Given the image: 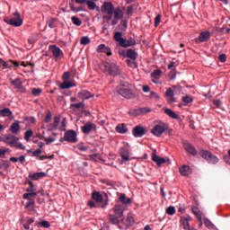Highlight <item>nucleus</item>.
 I'll return each instance as SVG.
<instances>
[{
	"mask_svg": "<svg viewBox=\"0 0 230 230\" xmlns=\"http://www.w3.org/2000/svg\"><path fill=\"white\" fill-rule=\"evenodd\" d=\"M118 94L126 98L127 100H132L136 98V93L132 90L131 84L128 82H123L120 84V86L117 89Z\"/></svg>",
	"mask_w": 230,
	"mask_h": 230,
	"instance_id": "1",
	"label": "nucleus"
},
{
	"mask_svg": "<svg viewBox=\"0 0 230 230\" xmlns=\"http://www.w3.org/2000/svg\"><path fill=\"white\" fill-rule=\"evenodd\" d=\"M113 39L115 42H118L120 48H130L132 46H136V40L133 38H128L125 40L123 38V33L117 31L114 33Z\"/></svg>",
	"mask_w": 230,
	"mask_h": 230,
	"instance_id": "2",
	"label": "nucleus"
},
{
	"mask_svg": "<svg viewBox=\"0 0 230 230\" xmlns=\"http://www.w3.org/2000/svg\"><path fill=\"white\" fill-rule=\"evenodd\" d=\"M137 57H139V55L137 54V52H136V50L132 49H127L126 58H129V59H127L126 62L128 67H133L134 69H137L138 66H137V62L136 61L137 60Z\"/></svg>",
	"mask_w": 230,
	"mask_h": 230,
	"instance_id": "3",
	"label": "nucleus"
},
{
	"mask_svg": "<svg viewBox=\"0 0 230 230\" xmlns=\"http://www.w3.org/2000/svg\"><path fill=\"white\" fill-rule=\"evenodd\" d=\"M102 70L110 76H118L119 75V66L114 63H105Z\"/></svg>",
	"mask_w": 230,
	"mask_h": 230,
	"instance_id": "4",
	"label": "nucleus"
},
{
	"mask_svg": "<svg viewBox=\"0 0 230 230\" xmlns=\"http://www.w3.org/2000/svg\"><path fill=\"white\" fill-rule=\"evenodd\" d=\"M64 141L67 143H78V138L76 137V131L69 129L64 134V137H60L59 143L58 145H62Z\"/></svg>",
	"mask_w": 230,
	"mask_h": 230,
	"instance_id": "5",
	"label": "nucleus"
},
{
	"mask_svg": "<svg viewBox=\"0 0 230 230\" xmlns=\"http://www.w3.org/2000/svg\"><path fill=\"white\" fill-rule=\"evenodd\" d=\"M166 130H168V125L164 122H158L155 124V126L151 129V133L154 136H156V137H161V136H163V134H164Z\"/></svg>",
	"mask_w": 230,
	"mask_h": 230,
	"instance_id": "6",
	"label": "nucleus"
},
{
	"mask_svg": "<svg viewBox=\"0 0 230 230\" xmlns=\"http://www.w3.org/2000/svg\"><path fill=\"white\" fill-rule=\"evenodd\" d=\"M199 155L202 157V159H205V161L208 162L210 164H217V163H218V157L208 150H200Z\"/></svg>",
	"mask_w": 230,
	"mask_h": 230,
	"instance_id": "7",
	"label": "nucleus"
},
{
	"mask_svg": "<svg viewBox=\"0 0 230 230\" xmlns=\"http://www.w3.org/2000/svg\"><path fill=\"white\" fill-rule=\"evenodd\" d=\"M29 186L30 187L26 189L27 193L22 195L23 199H35V197L39 195V192H36L37 189L35 188V185H33V181H29Z\"/></svg>",
	"mask_w": 230,
	"mask_h": 230,
	"instance_id": "8",
	"label": "nucleus"
},
{
	"mask_svg": "<svg viewBox=\"0 0 230 230\" xmlns=\"http://www.w3.org/2000/svg\"><path fill=\"white\" fill-rule=\"evenodd\" d=\"M112 211L116 217L120 218V220H125V207L120 204H117L112 208Z\"/></svg>",
	"mask_w": 230,
	"mask_h": 230,
	"instance_id": "9",
	"label": "nucleus"
},
{
	"mask_svg": "<svg viewBox=\"0 0 230 230\" xmlns=\"http://www.w3.org/2000/svg\"><path fill=\"white\" fill-rule=\"evenodd\" d=\"M4 22L6 24H10V26H14V28H19V26H22V19L21 17L16 18H4Z\"/></svg>",
	"mask_w": 230,
	"mask_h": 230,
	"instance_id": "10",
	"label": "nucleus"
},
{
	"mask_svg": "<svg viewBox=\"0 0 230 230\" xmlns=\"http://www.w3.org/2000/svg\"><path fill=\"white\" fill-rule=\"evenodd\" d=\"M114 5L111 3L104 2L101 11L102 13H107L108 15H112L114 13Z\"/></svg>",
	"mask_w": 230,
	"mask_h": 230,
	"instance_id": "11",
	"label": "nucleus"
},
{
	"mask_svg": "<svg viewBox=\"0 0 230 230\" xmlns=\"http://www.w3.org/2000/svg\"><path fill=\"white\" fill-rule=\"evenodd\" d=\"M2 141L5 143V145H9V146H14L17 141H19V137L13 135H7Z\"/></svg>",
	"mask_w": 230,
	"mask_h": 230,
	"instance_id": "12",
	"label": "nucleus"
},
{
	"mask_svg": "<svg viewBox=\"0 0 230 230\" xmlns=\"http://www.w3.org/2000/svg\"><path fill=\"white\" fill-rule=\"evenodd\" d=\"M152 161H154V163H156L157 166H161V164H164V163H170V158L165 157H159L157 155L153 154L152 155Z\"/></svg>",
	"mask_w": 230,
	"mask_h": 230,
	"instance_id": "13",
	"label": "nucleus"
},
{
	"mask_svg": "<svg viewBox=\"0 0 230 230\" xmlns=\"http://www.w3.org/2000/svg\"><path fill=\"white\" fill-rule=\"evenodd\" d=\"M132 134L134 137H143L146 132H145V128L141 126H136L132 130Z\"/></svg>",
	"mask_w": 230,
	"mask_h": 230,
	"instance_id": "14",
	"label": "nucleus"
},
{
	"mask_svg": "<svg viewBox=\"0 0 230 230\" xmlns=\"http://www.w3.org/2000/svg\"><path fill=\"white\" fill-rule=\"evenodd\" d=\"M97 53H105L108 57L112 55V50L110 47L105 46V44H100L96 49Z\"/></svg>",
	"mask_w": 230,
	"mask_h": 230,
	"instance_id": "15",
	"label": "nucleus"
},
{
	"mask_svg": "<svg viewBox=\"0 0 230 230\" xmlns=\"http://www.w3.org/2000/svg\"><path fill=\"white\" fill-rule=\"evenodd\" d=\"M183 147L184 150H186V152H188V154H190V155H197V149H195V146L190 144V142H183Z\"/></svg>",
	"mask_w": 230,
	"mask_h": 230,
	"instance_id": "16",
	"label": "nucleus"
},
{
	"mask_svg": "<svg viewBox=\"0 0 230 230\" xmlns=\"http://www.w3.org/2000/svg\"><path fill=\"white\" fill-rule=\"evenodd\" d=\"M11 85H13L15 89L22 91V93H26V89L22 86V82L21 78H15L14 80H11Z\"/></svg>",
	"mask_w": 230,
	"mask_h": 230,
	"instance_id": "17",
	"label": "nucleus"
},
{
	"mask_svg": "<svg viewBox=\"0 0 230 230\" xmlns=\"http://www.w3.org/2000/svg\"><path fill=\"white\" fill-rule=\"evenodd\" d=\"M165 97L168 103H175V92L172 88H168L165 93Z\"/></svg>",
	"mask_w": 230,
	"mask_h": 230,
	"instance_id": "18",
	"label": "nucleus"
},
{
	"mask_svg": "<svg viewBox=\"0 0 230 230\" xmlns=\"http://www.w3.org/2000/svg\"><path fill=\"white\" fill-rule=\"evenodd\" d=\"M58 125H60V117L56 116L54 117V123H50L47 126L48 131L53 132V130H57V128H58Z\"/></svg>",
	"mask_w": 230,
	"mask_h": 230,
	"instance_id": "19",
	"label": "nucleus"
},
{
	"mask_svg": "<svg viewBox=\"0 0 230 230\" xmlns=\"http://www.w3.org/2000/svg\"><path fill=\"white\" fill-rule=\"evenodd\" d=\"M77 96L78 98H80V100L84 101V100H89L90 98H94V93H91L87 90H83L77 93Z\"/></svg>",
	"mask_w": 230,
	"mask_h": 230,
	"instance_id": "20",
	"label": "nucleus"
},
{
	"mask_svg": "<svg viewBox=\"0 0 230 230\" xmlns=\"http://www.w3.org/2000/svg\"><path fill=\"white\" fill-rule=\"evenodd\" d=\"M209 39H211V32H209L208 31H205L200 32L198 40H199V42H208Z\"/></svg>",
	"mask_w": 230,
	"mask_h": 230,
	"instance_id": "21",
	"label": "nucleus"
},
{
	"mask_svg": "<svg viewBox=\"0 0 230 230\" xmlns=\"http://www.w3.org/2000/svg\"><path fill=\"white\" fill-rule=\"evenodd\" d=\"M49 49L52 51L53 57L55 58H60V55H63L62 49L57 47V45H50Z\"/></svg>",
	"mask_w": 230,
	"mask_h": 230,
	"instance_id": "22",
	"label": "nucleus"
},
{
	"mask_svg": "<svg viewBox=\"0 0 230 230\" xmlns=\"http://www.w3.org/2000/svg\"><path fill=\"white\" fill-rule=\"evenodd\" d=\"M119 202H121L124 206H130V204H132V199L130 198H127L125 193H120L119 196Z\"/></svg>",
	"mask_w": 230,
	"mask_h": 230,
	"instance_id": "23",
	"label": "nucleus"
},
{
	"mask_svg": "<svg viewBox=\"0 0 230 230\" xmlns=\"http://www.w3.org/2000/svg\"><path fill=\"white\" fill-rule=\"evenodd\" d=\"M161 75H163V70H154V72L151 74L153 84H159V78H161Z\"/></svg>",
	"mask_w": 230,
	"mask_h": 230,
	"instance_id": "24",
	"label": "nucleus"
},
{
	"mask_svg": "<svg viewBox=\"0 0 230 230\" xmlns=\"http://www.w3.org/2000/svg\"><path fill=\"white\" fill-rule=\"evenodd\" d=\"M164 112L169 116V118H172V119H181V117L175 113V111H172V109L164 108Z\"/></svg>",
	"mask_w": 230,
	"mask_h": 230,
	"instance_id": "25",
	"label": "nucleus"
},
{
	"mask_svg": "<svg viewBox=\"0 0 230 230\" xmlns=\"http://www.w3.org/2000/svg\"><path fill=\"white\" fill-rule=\"evenodd\" d=\"M81 128H82V132H84V134H89L93 130V128H96V124L88 122L87 124L83 126Z\"/></svg>",
	"mask_w": 230,
	"mask_h": 230,
	"instance_id": "26",
	"label": "nucleus"
},
{
	"mask_svg": "<svg viewBox=\"0 0 230 230\" xmlns=\"http://www.w3.org/2000/svg\"><path fill=\"white\" fill-rule=\"evenodd\" d=\"M112 15L117 21H121V19H123V11L120 7H116L115 10H113Z\"/></svg>",
	"mask_w": 230,
	"mask_h": 230,
	"instance_id": "27",
	"label": "nucleus"
},
{
	"mask_svg": "<svg viewBox=\"0 0 230 230\" xmlns=\"http://www.w3.org/2000/svg\"><path fill=\"white\" fill-rule=\"evenodd\" d=\"M25 204V209H27V211H35V199H28Z\"/></svg>",
	"mask_w": 230,
	"mask_h": 230,
	"instance_id": "28",
	"label": "nucleus"
},
{
	"mask_svg": "<svg viewBox=\"0 0 230 230\" xmlns=\"http://www.w3.org/2000/svg\"><path fill=\"white\" fill-rule=\"evenodd\" d=\"M179 172L183 177H188L191 173V168L188 165H183L180 167Z\"/></svg>",
	"mask_w": 230,
	"mask_h": 230,
	"instance_id": "29",
	"label": "nucleus"
},
{
	"mask_svg": "<svg viewBox=\"0 0 230 230\" xmlns=\"http://www.w3.org/2000/svg\"><path fill=\"white\" fill-rule=\"evenodd\" d=\"M116 132L119 134H127L128 132V128H127L126 124H119L115 128Z\"/></svg>",
	"mask_w": 230,
	"mask_h": 230,
	"instance_id": "30",
	"label": "nucleus"
},
{
	"mask_svg": "<svg viewBox=\"0 0 230 230\" xmlns=\"http://www.w3.org/2000/svg\"><path fill=\"white\" fill-rule=\"evenodd\" d=\"M29 177L31 179V181H39V179H42L46 177V172H35L33 174L30 173Z\"/></svg>",
	"mask_w": 230,
	"mask_h": 230,
	"instance_id": "31",
	"label": "nucleus"
},
{
	"mask_svg": "<svg viewBox=\"0 0 230 230\" xmlns=\"http://www.w3.org/2000/svg\"><path fill=\"white\" fill-rule=\"evenodd\" d=\"M120 157L123 161H129L130 160V153L126 148L120 149Z\"/></svg>",
	"mask_w": 230,
	"mask_h": 230,
	"instance_id": "32",
	"label": "nucleus"
},
{
	"mask_svg": "<svg viewBox=\"0 0 230 230\" xmlns=\"http://www.w3.org/2000/svg\"><path fill=\"white\" fill-rule=\"evenodd\" d=\"M71 111H80V109H85V103L84 102H78V103H72L70 105Z\"/></svg>",
	"mask_w": 230,
	"mask_h": 230,
	"instance_id": "33",
	"label": "nucleus"
},
{
	"mask_svg": "<svg viewBox=\"0 0 230 230\" xmlns=\"http://www.w3.org/2000/svg\"><path fill=\"white\" fill-rule=\"evenodd\" d=\"M12 134H17L21 130V126L19 125V120H15L10 127Z\"/></svg>",
	"mask_w": 230,
	"mask_h": 230,
	"instance_id": "34",
	"label": "nucleus"
},
{
	"mask_svg": "<svg viewBox=\"0 0 230 230\" xmlns=\"http://www.w3.org/2000/svg\"><path fill=\"white\" fill-rule=\"evenodd\" d=\"M190 220H191V217L190 216L187 217H181V222L184 229L190 230Z\"/></svg>",
	"mask_w": 230,
	"mask_h": 230,
	"instance_id": "35",
	"label": "nucleus"
},
{
	"mask_svg": "<svg viewBox=\"0 0 230 230\" xmlns=\"http://www.w3.org/2000/svg\"><path fill=\"white\" fill-rule=\"evenodd\" d=\"M0 116H2V118H10V116H12V111L10 108H4L0 111Z\"/></svg>",
	"mask_w": 230,
	"mask_h": 230,
	"instance_id": "36",
	"label": "nucleus"
},
{
	"mask_svg": "<svg viewBox=\"0 0 230 230\" xmlns=\"http://www.w3.org/2000/svg\"><path fill=\"white\" fill-rule=\"evenodd\" d=\"M109 220L111 224H113V226H118V224H119V220H121V218L118 217V216L110 214L109 215Z\"/></svg>",
	"mask_w": 230,
	"mask_h": 230,
	"instance_id": "37",
	"label": "nucleus"
},
{
	"mask_svg": "<svg viewBox=\"0 0 230 230\" xmlns=\"http://www.w3.org/2000/svg\"><path fill=\"white\" fill-rule=\"evenodd\" d=\"M71 87H76V84L68 81H65L60 84L61 89H71Z\"/></svg>",
	"mask_w": 230,
	"mask_h": 230,
	"instance_id": "38",
	"label": "nucleus"
},
{
	"mask_svg": "<svg viewBox=\"0 0 230 230\" xmlns=\"http://www.w3.org/2000/svg\"><path fill=\"white\" fill-rule=\"evenodd\" d=\"M92 198L93 199V200H96V202H98L99 204L103 202V196H102L100 192H93L92 194Z\"/></svg>",
	"mask_w": 230,
	"mask_h": 230,
	"instance_id": "39",
	"label": "nucleus"
},
{
	"mask_svg": "<svg viewBox=\"0 0 230 230\" xmlns=\"http://www.w3.org/2000/svg\"><path fill=\"white\" fill-rule=\"evenodd\" d=\"M191 211L195 215L196 218L199 220L200 225H202V216L199 213V208L197 207H191Z\"/></svg>",
	"mask_w": 230,
	"mask_h": 230,
	"instance_id": "40",
	"label": "nucleus"
},
{
	"mask_svg": "<svg viewBox=\"0 0 230 230\" xmlns=\"http://www.w3.org/2000/svg\"><path fill=\"white\" fill-rule=\"evenodd\" d=\"M69 8H70L71 12H75V13H77V12H82V7H79V8L75 7V1L74 0L70 1Z\"/></svg>",
	"mask_w": 230,
	"mask_h": 230,
	"instance_id": "41",
	"label": "nucleus"
},
{
	"mask_svg": "<svg viewBox=\"0 0 230 230\" xmlns=\"http://www.w3.org/2000/svg\"><path fill=\"white\" fill-rule=\"evenodd\" d=\"M47 24L49 27L51 29L57 28V18H50Z\"/></svg>",
	"mask_w": 230,
	"mask_h": 230,
	"instance_id": "42",
	"label": "nucleus"
},
{
	"mask_svg": "<svg viewBox=\"0 0 230 230\" xmlns=\"http://www.w3.org/2000/svg\"><path fill=\"white\" fill-rule=\"evenodd\" d=\"M80 44L82 46H87V44H91V39L87 36H84L81 38Z\"/></svg>",
	"mask_w": 230,
	"mask_h": 230,
	"instance_id": "43",
	"label": "nucleus"
},
{
	"mask_svg": "<svg viewBox=\"0 0 230 230\" xmlns=\"http://www.w3.org/2000/svg\"><path fill=\"white\" fill-rule=\"evenodd\" d=\"M71 21L75 26H82V20L76 16H72Z\"/></svg>",
	"mask_w": 230,
	"mask_h": 230,
	"instance_id": "44",
	"label": "nucleus"
},
{
	"mask_svg": "<svg viewBox=\"0 0 230 230\" xmlns=\"http://www.w3.org/2000/svg\"><path fill=\"white\" fill-rule=\"evenodd\" d=\"M10 168V162L4 161V163L0 164V170H4V172H6Z\"/></svg>",
	"mask_w": 230,
	"mask_h": 230,
	"instance_id": "45",
	"label": "nucleus"
},
{
	"mask_svg": "<svg viewBox=\"0 0 230 230\" xmlns=\"http://www.w3.org/2000/svg\"><path fill=\"white\" fill-rule=\"evenodd\" d=\"M128 114L130 116H141V110H140V108L131 110V111H129Z\"/></svg>",
	"mask_w": 230,
	"mask_h": 230,
	"instance_id": "46",
	"label": "nucleus"
},
{
	"mask_svg": "<svg viewBox=\"0 0 230 230\" xmlns=\"http://www.w3.org/2000/svg\"><path fill=\"white\" fill-rule=\"evenodd\" d=\"M31 136H33V131L31 129L27 130L24 135L25 141L29 142L31 138Z\"/></svg>",
	"mask_w": 230,
	"mask_h": 230,
	"instance_id": "47",
	"label": "nucleus"
},
{
	"mask_svg": "<svg viewBox=\"0 0 230 230\" xmlns=\"http://www.w3.org/2000/svg\"><path fill=\"white\" fill-rule=\"evenodd\" d=\"M166 214L170 215L171 217L175 215V207L170 206L166 208Z\"/></svg>",
	"mask_w": 230,
	"mask_h": 230,
	"instance_id": "48",
	"label": "nucleus"
},
{
	"mask_svg": "<svg viewBox=\"0 0 230 230\" xmlns=\"http://www.w3.org/2000/svg\"><path fill=\"white\" fill-rule=\"evenodd\" d=\"M31 93L33 96H40L42 93V90L40 88H33Z\"/></svg>",
	"mask_w": 230,
	"mask_h": 230,
	"instance_id": "49",
	"label": "nucleus"
},
{
	"mask_svg": "<svg viewBox=\"0 0 230 230\" xmlns=\"http://www.w3.org/2000/svg\"><path fill=\"white\" fill-rule=\"evenodd\" d=\"M53 118V114H51V111H48V113L45 116L44 121L45 123H49Z\"/></svg>",
	"mask_w": 230,
	"mask_h": 230,
	"instance_id": "50",
	"label": "nucleus"
},
{
	"mask_svg": "<svg viewBox=\"0 0 230 230\" xmlns=\"http://www.w3.org/2000/svg\"><path fill=\"white\" fill-rule=\"evenodd\" d=\"M41 155H42V149L40 148H38L32 152V157H40Z\"/></svg>",
	"mask_w": 230,
	"mask_h": 230,
	"instance_id": "51",
	"label": "nucleus"
},
{
	"mask_svg": "<svg viewBox=\"0 0 230 230\" xmlns=\"http://www.w3.org/2000/svg\"><path fill=\"white\" fill-rule=\"evenodd\" d=\"M86 4L89 8V10H94V8H96V4L93 1H86Z\"/></svg>",
	"mask_w": 230,
	"mask_h": 230,
	"instance_id": "52",
	"label": "nucleus"
},
{
	"mask_svg": "<svg viewBox=\"0 0 230 230\" xmlns=\"http://www.w3.org/2000/svg\"><path fill=\"white\" fill-rule=\"evenodd\" d=\"M40 226H41V227H44L45 229H49V227H51V224H49V222L48 221H41L39 223Z\"/></svg>",
	"mask_w": 230,
	"mask_h": 230,
	"instance_id": "53",
	"label": "nucleus"
},
{
	"mask_svg": "<svg viewBox=\"0 0 230 230\" xmlns=\"http://www.w3.org/2000/svg\"><path fill=\"white\" fill-rule=\"evenodd\" d=\"M149 98L150 100H159L160 96H159V93L155 92H151Z\"/></svg>",
	"mask_w": 230,
	"mask_h": 230,
	"instance_id": "54",
	"label": "nucleus"
},
{
	"mask_svg": "<svg viewBox=\"0 0 230 230\" xmlns=\"http://www.w3.org/2000/svg\"><path fill=\"white\" fill-rule=\"evenodd\" d=\"M140 109V114H148V112H152V109L148 108V107H145V108H139Z\"/></svg>",
	"mask_w": 230,
	"mask_h": 230,
	"instance_id": "55",
	"label": "nucleus"
},
{
	"mask_svg": "<svg viewBox=\"0 0 230 230\" xmlns=\"http://www.w3.org/2000/svg\"><path fill=\"white\" fill-rule=\"evenodd\" d=\"M55 141H57V138H55L53 137H49L45 138L46 145H51V143H55Z\"/></svg>",
	"mask_w": 230,
	"mask_h": 230,
	"instance_id": "56",
	"label": "nucleus"
},
{
	"mask_svg": "<svg viewBox=\"0 0 230 230\" xmlns=\"http://www.w3.org/2000/svg\"><path fill=\"white\" fill-rule=\"evenodd\" d=\"M15 148H19L20 150H26V146L22 145V143H20L19 141H16V144H14Z\"/></svg>",
	"mask_w": 230,
	"mask_h": 230,
	"instance_id": "57",
	"label": "nucleus"
},
{
	"mask_svg": "<svg viewBox=\"0 0 230 230\" xmlns=\"http://www.w3.org/2000/svg\"><path fill=\"white\" fill-rule=\"evenodd\" d=\"M161 24V14H158L155 18V27L157 28Z\"/></svg>",
	"mask_w": 230,
	"mask_h": 230,
	"instance_id": "58",
	"label": "nucleus"
},
{
	"mask_svg": "<svg viewBox=\"0 0 230 230\" xmlns=\"http://www.w3.org/2000/svg\"><path fill=\"white\" fill-rule=\"evenodd\" d=\"M182 102H184V103H191V102H193V98H191V96H184L182 98Z\"/></svg>",
	"mask_w": 230,
	"mask_h": 230,
	"instance_id": "59",
	"label": "nucleus"
},
{
	"mask_svg": "<svg viewBox=\"0 0 230 230\" xmlns=\"http://www.w3.org/2000/svg\"><path fill=\"white\" fill-rule=\"evenodd\" d=\"M69 78H71V73L65 72L62 75V79L65 81H67V80H69Z\"/></svg>",
	"mask_w": 230,
	"mask_h": 230,
	"instance_id": "60",
	"label": "nucleus"
},
{
	"mask_svg": "<svg viewBox=\"0 0 230 230\" xmlns=\"http://www.w3.org/2000/svg\"><path fill=\"white\" fill-rule=\"evenodd\" d=\"M1 67H4V69H10L12 66L8 65V63L2 59Z\"/></svg>",
	"mask_w": 230,
	"mask_h": 230,
	"instance_id": "61",
	"label": "nucleus"
},
{
	"mask_svg": "<svg viewBox=\"0 0 230 230\" xmlns=\"http://www.w3.org/2000/svg\"><path fill=\"white\" fill-rule=\"evenodd\" d=\"M205 226H206V227H208V229L213 228V223H211V222L209 221V219H206V220H205Z\"/></svg>",
	"mask_w": 230,
	"mask_h": 230,
	"instance_id": "62",
	"label": "nucleus"
},
{
	"mask_svg": "<svg viewBox=\"0 0 230 230\" xmlns=\"http://www.w3.org/2000/svg\"><path fill=\"white\" fill-rule=\"evenodd\" d=\"M218 58H219V61L223 63L226 62V60H227V57L226 56V54L219 55Z\"/></svg>",
	"mask_w": 230,
	"mask_h": 230,
	"instance_id": "63",
	"label": "nucleus"
},
{
	"mask_svg": "<svg viewBox=\"0 0 230 230\" xmlns=\"http://www.w3.org/2000/svg\"><path fill=\"white\" fill-rule=\"evenodd\" d=\"M88 206L89 208H98V206L96 205V202H94V200H90L88 201Z\"/></svg>",
	"mask_w": 230,
	"mask_h": 230,
	"instance_id": "64",
	"label": "nucleus"
}]
</instances>
